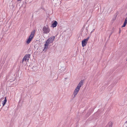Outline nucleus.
Listing matches in <instances>:
<instances>
[{"label": "nucleus", "instance_id": "obj_1", "mask_svg": "<svg viewBox=\"0 0 127 127\" xmlns=\"http://www.w3.org/2000/svg\"><path fill=\"white\" fill-rule=\"evenodd\" d=\"M83 80H82L79 83L73 93V95H74L73 98H74L75 97L78 93L79 90L80 89L81 87L83 85Z\"/></svg>", "mask_w": 127, "mask_h": 127}, {"label": "nucleus", "instance_id": "obj_5", "mask_svg": "<svg viewBox=\"0 0 127 127\" xmlns=\"http://www.w3.org/2000/svg\"><path fill=\"white\" fill-rule=\"evenodd\" d=\"M30 55L29 54H27L23 58L22 60V63L24 62H26L27 60L28 61L29 59L30 58Z\"/></svg>", "mask_w": 127, "mask_h": 127}, {"label": "nucleus", "instance_id": "obj_14", "mask_svg": "<svg viewBox=\"0 0 127 127\" xmlns=\"http://www.w3.org/2000/svg\"><path fill=\"white\" fill-rule=\"evenodd\" d=\"M115 18L113 19L114 20H115V19H116V17L117 16V15H115Z\"/></svg>", "mask_w": 127, "mask_h": 127}, {"label": "nucleus", "instance_id": "obj_4", "mask_svg": "<svg viewBox=\"0 0 127 127\" xmlns=\"http://www.w3.org/2000/svg\"><path fill=\"white\" fill-rule=\"evenodd\" d=\"M49 28L47 27L44 26L43 28V33H48L50 31Z\"/></svg>", "mask_w": 127, "mask_h": 127}, {"label": "nucleus", "instance_id": "obj_12", "mask_svg": "<svg viewBox=\"0 0 127 127\" xmlns=\"http://www.w3.org/2000/svg\"><path fill=\"white\" fill-rule=\"evenodd\" d=\"M123 127H127V120L125 122L123 125Z\"/></svg>", "mask_w": 127, "mask_h": 127}, {"label": "nucleus", "instance_id": "obj_2", "mask_svg": "<svg viewBox=\"0 0 127 127\" xmlns=\"http://www.w3.org/2000/svg\"><path fill=\"white\" fill-rule=\"evenodd\" d=\"M35 31H34L31 32V34L29 36V38L27 41L26 42L29 44L31 41L32 39L33 38L35 33Z\"/></svg>", "mask_w": 127, "mask_h": 127}, {"label": "nucleus", "instance_id": "obj_11", "mask_svg": "<svg viewBox=\"0 0 127 127\" xmlns=\"http://www.w3.org/2000/svg\"><path fill=\"white\" fill-rule=\"evenodd\" d=\"M7 101L6 97L5 98V99L4 101H2L3 106L5 104Z\"/></svg>", "mask_w": 127, "mask_h": 127}, {"label": "nucleus", "instance_id": "obj_9", "mask_svg": "<svg viewBox=\"0 0 127 127\" xmlns=\"http://www.w3.org/2000/svg\"><path fill=\"white\" fill-rule=\"evenodd\" d=\"M127 17L126 18L125 20V21L124 23L123 24V26H122V27H125L126 25L127 24Z\"/></svg>", "mask_w": 127, "mask_h": 127}, {"label": "nucleus", "instance_id": "obj_8", "mask_svg": "<svg viewBox=\"0 0 127 127\" xmlns=\"http://www.w3.org/2000/svg\"><path fill=\"white\" fill-rule=\"evenodd\" d=\"M57 22L56 21H55L52 24V27L53 28L57 26Z\"/></svg>", "mask_w": 127, "mask_h": 127}, {"label": "nucleus", "instance_id": "obj_19", "mask_svg": "<svg viewBox=\"0 0 127 127\" xmlns=\"http://www.w3.org/2000/svg\"><path fill=\"white\" fill-rule=\"evenodd\" d=\"M111 33L110 35H109V36H110V35H111Z\"/></svg>", "mask_w": 127, "mask_h": 127}, {"label": "nucleus", "instance_id": "obj_6", "mask_svg": "<svg viewBox=\"0 0 127 127\" xmlns=\"http://www.w3.org/2000/svg\"><path fill=\"white\" fill-rule=\"evenodd\" d=\"M89 38V37H88L87 38L83 40L82 42V46L84 47L87 44V42Z\"/></svg>", "mask_w": 127, "mask_h": 127}, {"label": "nucleus", "instance_id": "obj_3", "mask_svg": "<svg viewBox=\"0 0 127 127\" xmlns=\"http://www.w3.org/2000/svg\"><path fill=\"white\" fill-rule=\"evenodd\" d=\"M55 38V36L50 37L45 42L49 44L50 43H52L54 41Z\"/></svg>", "mask_w": 127, "mask_h": 127}, {"label": "nucleus", "instance_id": "obj_15", "mask_svg": "<svg viewBox=\"0 0 127 127\" xmlns=\"http://www.w3.org/2000/svg\"><path fill=\"white\" fill-rule=\"evenodd\" d=\"M95 30V29H94V30H93L92 32H94V30Z\"/></svg>", "mask_w": 127, "mask_h": 127}, {"label": "nucleus", "instance_id": "obj_7", "mask_svg": "<svg viewBox=\"0 0 127 127\" xmlns=\"http://www.w3.org/2000/svg\"><path fill=\"white\" fill-rule=\"evenodd\" d=\"M49 44L48 43H46V42H45V43L44 44V49L43 50V51H45L47 50V49L48 46V45Z\"/></svg>", "mask_w": 127, "mask_h": 127}, {"label": "nucleus", "instance_id": "obj_10", "mask_svg": "<svg viewBox=\"0 0 127 127\" xmlns=\"http://www.w3.org/2000/svg\"><path fill=\"white\" fill-rule=\"evenodd\" d=\"M112 123L111 122H109V123H108L107 125V127H112Z\"/></svg>", "mask_w": 127, "mask_h": 127}, {"label": "nucleus", "instance_id": "obj_13", "mask_svg": "<svg viewBox=\"0 0 127 127\" xmlns=\"http://www.w3.org/2000/svg\"><path fill=\"white\" fill-rule=\"evenodd\" d=\"M121 30L120 29V28L119 29V33H121Z\"/></svg>", "mask_w": 127, "mask_h": 127}, {"label": "nucleus", "instance_id": "obj_18", "mask_svg": "<svg viewBox=\"0 0 127 127\" xmlns=\"http://www.w3.org/2000/svg\"><path fill=\"white\" fill-rule=\"evenodd\" d=\"M111 33L110 35H109V36H110V35H111Z\"/></svg>", "mask_w": 127, "mask_h": 127}, {"label": "nucleus", "instance_id": "obj_17", "mask_svg": "<svg viewBox=\"0 0 127 127\" xmlns=\"http://www.w3.org/2000/svg\"><path fill=\"white\" fill-rule=\"evenodd\" d=\"M18 1H20L21 0H18Z\"/></svg>", "mask_w": 127, "mask_h": 127}, {"label": "nucleus", "instance_id": "obj_16", "mask_svg": "<svg viewBox=\"0 0 127 127\" xmlns=\"http://www.w3.org/2000/svg\"><path fill=\"white\" fill-rule=\"evenodd\" d=\"M65 68H64L63 71H64L65 70Z\"/></svg>", "mask_w": 127, "mask_h": 127}]
</instances>
